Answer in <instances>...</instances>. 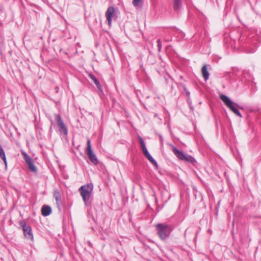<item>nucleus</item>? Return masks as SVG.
Listing matches in <instances>:
<instances>
[{
  "instance_id": "f257e3e1",
  "label": "nucleus",
  "mask_w": 261,
  "mask_h": 261,
  "mask_svg": "<svg viewBox=\"0 0 261 261\" xmlns=\"http://www.w3.org/2000/svg\"><path fill=\"white\" fill-rule=\"evenodd\" d=\"M155 227L159 238L164 242H167L173 230L172 226L166 223H158Z\"/></svg>"
},
{
  "instance_id": "f03ea898",
  "label": "nucleus",
  "mask_w": 261,
  "mask_h": 261,
  "mask_svg": "<svg viewBox=\"0 0 261 261\" xmlns=\"http://www.w3.org/2000/svg\"><path fill=\"white\" fill-rule=\"evenodd\" d=\"M93 186L92 184H88L82 186L79 189L81 195L85 205L88 206L89 204V199L91 197V192L93 190Z\"/></svg>"
},
{
  "instance_id": "7ed1b4c3",
  "label": "nucleus",
  "mask_w": 261,
  "mask_h": 261,
  "mask_svg": "<svg viewBox=\"0 0 261 261\" xmlns=\"http://www.w3.org/2000/svg\"><path fill=\"white\" fill-rule=\"evenodd\" d=\"M221 99L223 101L225 105L237 116L242 117V116L238 110L240 108L238 104L232 101L227 96L221 94L220 95Z\"/></svg>"
},
{
  "instance_id": "20e7f679",
  "label": "nucleus",
  "mask_w": 261,
  "mask_h": 261,
  "mask_svg": "<svg viewBox=\"0 0 261 261\" xmlns=\"http://www.w3.org/2000/svg\"><path fill=\"white\" fill-rule=\"evenodd\" d=\"M19 224L22 228L23 233L25 238L31 241H33L34 237L31 227L27 225L23 220L20 221Z\"/></svg>"
},
{
  "instance_id": "39448f33",
  "label": "nucleus",
  "mask_w": 261,
  "mask_h": 261,
  "mask_svg": "<svg viewBox=\"0 0 261 261\" xmlns=\"http://www.w3.org/2000/svg\"><path fill=\"white\" fill-rule=\"evenodd\" d=\"M55 120L59 127V133L61 135H64L65 136L68 134V129L65 126L61 116L59 114H55Z\"/></svg>"
},
{
  "instance_id": "423d86ee",
  "label": "nucleus",
  "mask_w": 261,
  "mask_h": 261,
  "mask_svg": "<svg viewBox=\"0 0 261 261\" xmlns=\"http://www.w3.org/2000/svg\"><path fill=\"white\" fill-rule=\"evenodd\" d=\"M106 17L109 25H111L112 19L116 20L117 18L115 12V9L113 7H109L106 12Z\"/></svg>"
},
{
  "instance_id": "0eeeda50",
  "label": "nucleus",
  "mask_w": 261,
  "mask_h": 261,
  "mask_svg": "<svg viewBox=\"0 0 261 261\" xmlns=\"http://www.w3.org/2000/svg\"><path fill=\"white\" fill-rule=\"evenodd\" d=\"M87 153L88 155V156H89L90 161L92 162V163L94 165H97L98 163V160L96 155L93 152V151L92 149L90 141L89 139H88L87 141Z\"/></svg>"
},
{
  "instance_id": "6e6552de",
  "label": "nucleus",
  "mask_w": 261,
  "mask_h": 261,
  "mask_svg": "<svg viewBox=\"0 0 261 261\" xmlns=\"http://www.w3.org/2000/svg\"><path fill=\"white\" fill-rule=\"evenodd\" d=\"M22 154L23 155L24 160L28 165L29 169L33 172H36L37 169L34 164L32 159L25 152H23Z\"/></svg>"
},
{
  "instance_id": "1a4fd4ad",
  "label": "nucleus",
  "mask_w": 261,
  "mask_h": 261,
  "mask_svg": "<svg viewBox=\"0 0 261 261\" xmlns=\"http://www.w3.org/2000/svg\"><path fill=\"white\" fill-rule=\"evenodd\" d=\"M54 196L56 200L57 207L60 212L62 210V201L60 192L59 190H56L54 192Z\"/></svg>"
},
{
  "instance_id": "9d476101",
  "label": "nucleus",
  "mask_w": 261,
  "mask_h": 261,
  "mask_svg": "<svg viewBox=\"0 0 261 261\" xmlns=\"http://www.w3.org/2000/svg\"><path fill=\"white\" fill-rule=\"evenodd\" d=\"M172 151L178 159L183 160L184 158H185V154H184L182 151L178 150L175 147L173 148Z\"/></svg>"
},
{
  "instance_id": "9b49d317",
  "label": "nucleus",
  "mask_w": 261,
  "mask_h": 261,
  "mask_svg": "<svg viewBox=\"0 0 261 261\" xmlns=\"http://www.w3.org/2000/svg\"><path fill=\"white\" fill-rule=\"evenodd\" d=\"M51 213V208L50 206L44 205L41 208V213L43 216H47Z\"/></svg>"
},
{
  "instance_id": "f8f14e48",
  "label": "nucleus",
  "mask_w": 261,
  "mask_h": 261,
  "mask_svg": "<svg viewBox=\"0 0 261 261\" xmlns=\"http://www.w3.org/2000/svg\"><path fill=\"white\" fill-rule=\"evenodd\" d=\"M201 73L204 80L205 81H207L209 78L210 73L207 69V67L206 65H204L202 67Z\"/></svg>"
},
{
  "instance_id": "ddd939ff",
  "label": "nucleus",
  "mask_w": 261,
  "mask_h": 261,
  "mask_svg": "<svg viewBox=\"0 0 261 261\" xmlns=\"http://www.w3.org/2000/svg\"><path fill=\"white\" fill-rule=\"evenodd\" d=\"M182 161H186L193 165H194L196 162L195 159L192 156L188 154H185Z\"/></svg>"
},
{
  "instance_id": "4468645a",
  "label": "nucleus",
  "mask_w": 261,
  "mask_h": 261,
  "mask_svg": "<svg viewBox=\"0 0 261 261\" xmlns=\"http://www.w3.org/2000/svg\"><path fill=\"white\" fill-rule=\"evenodd\" d=\"M182 6L181 0H173V7L175 11H178Z\"/></svg>"
},
{
  "instance_id": "2eb2a0df",
  "label": "nucleus",
  "mask_w": 261,
  "mask_h": 261,
  "mask_svg": "<svg viewBox=\"0 0 261 261\" xmlns=\"http://www.w3.org/2000/svg\"><path fill=\"white\" fill-rule=\"evenodd\" d=\"M0 158L4 161L6 166H7V160H6V157L5 155V151L1 144H0Z\"/></svg>"
},
{
  "instance_id": "dca6fc26",
  "label": "nucleus",
  "mask_w": 261,
  "mask_h": 261,
  "mask_svg": "<svg viewBox=\"0 0 261 261\" xmlns=\"http://www.w3.org/2000/svg\"><path fill=\"white\" fill-rule=\"evenodd\" d=\"M145 156L153 165L155 166L156 167L158 166V163L156 161L152 158L149 152L145 154Z\"/></svg>"
},
{
  "instance_id": "f3484780",
  "label": "nucleus",
  "mask_w": 261,
  "mask_h": 261,
  "mask_svg": "<svg viewBox=\"0 0 261 261\" xmlns=\"http://www.w3.org/2000/svg\"><path fill=\"white\" fill-rule=\"evenodd\" d=\"M89 76L93 81L95 84L99 81L98 79L92 74H89Z\"/></svg>"
},
{
  "instance_id": "a211bd4d",
  "label": "nucleus",
  "mask_w": 261,
  "mask_h": 261,
  "mask_svg": "<svg viewBox=\"0 0 261 261\" xmlns=\"http://www.w3.org/2000/svg\"><path fill=\"white\" fill-rule=\"evenodd\" d=\"M157 46L159 52H160L161 51L162 46L161 40L160 39L157 40Z\"/></svg>"
},
{
  "instance_id": "6ab92c4d",
  "label": "nucleus",
  "mask_w": 261,
  "mask_h": 261,
  "mask_svg": "<svg viewBox=\"0 0 261 261\" xmlns=\"http://www.w3.org/2000/svg\"><path fill=\"white\" fill-rule=\"evenodd\" d=\"M140 145H141V148H146V145H145V143L143 140V139L141 138V137H140Z\"/></svg>"
},
{
  "instance_id": "aec40b11",
  "label": "nucleus",
  "mask_w": 261,
  "mask_h": 261,
  "mask_svg": "<svg viewBox=\"0 0 261 261\" xmlns=\"http://www.w3.org/2000/svg\"><path fill=\"white\" fill-rule=\"evenodd\" d=\"M97 89L100 91L101 93L102 92V87L99 82L98 81L97 83L95 84Z\"/></svg>"
},
{
  "instance_id": "412c9836",
  "label": "nucleus",
  "mask_w": 261,
  "mask_h": 261,
  "mask_svg": "<svg viewBox=\"0 0 261 261\" xmlns=\"http://www.w3.org/2000/svg\"><path fill=\"white\" fill-rule=\"evenodd\" d=\"M141 0H133V4L134 6H137L139 5V3L141 2Z\"/></svg>"
},
{
  "instance_id": "4be33fe9",
  "label": "nucleus",
  "mask_w": 261,
  "mask_h": 261,
  "mask_svg": "<svg viewBox=\"0 0 261 261\" xmlns=\"http://www.w3.org/2000/svg\"><path fill=\"white\" fill-rule=\"evenodd\" d=\"M184 90L186 93V95L187 97L188 100H190V92L186 88H185Z\"/></svg>"
},
{
  "instance_id": "5701e85b",
  "label": "nucleus",
  "mask_w": 261,
  "mask_h": 261,
  "mask_svg": "<svg viewBox=\"0 0 261 261\" xmlns=\"http://www.w3.org/2000/svg\"><path fill=\"white\" fill-rule=\"evenodd\" d=\"M142 150L144 155L149 152L146 147L142 148Z\"/></svg>"
},
{
  "instance_id": "b1692460",
  "label": "nucleus",
  "mask_w": 261,
  "mask_h": 261,
  "mask_svg": "<svg viewBox=\"0 0 261 261\" xmlns=\"http://www.w3.org/2000/svg\"><path fill=\"white\" fill-rule=\"evenodd\" d=\"M187 231H188V230L186 229L185 231V233H184V237H186V236H187Z\"/></svg>"
}]
</instances>
